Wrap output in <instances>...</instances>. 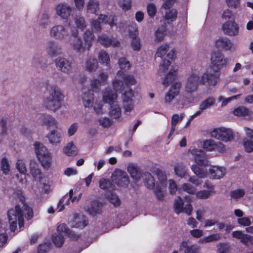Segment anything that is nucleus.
Here are the masks:
<instances>
[{
  "label": "nucleus",
  "instance_id": "obj_1",
  "mask_svg": "<svg viewBox=\"0 0 253 253\" xmlns=\"http://www.w3.org/2000/svg\"><path fill=\"white\" fill-rule=\"evenodd\" d=\"M7 215L10 230L14 232L17 229V223L21 228L23 226L24 218L30 219L33 217V211L31 208L21 200L20 204L8 211Z\"/></svg>",
  "mask_w": 253,
  "mask_h": 253
},
{
  "label": "nucleus",
  "instance_id": "obj_2",
  "mask_svg": "<svg viewBox=\"0 0 253 253\" xmlns=\"http://www.w3.org/2000/svg\"><path fill=\"white\" fill-rule=\"evenodd\" d=\"M70 32L72 37L70 39V45L74 50L81 52L89 50L94 39V36L91 31L87 30L84 32L83 41L79 36L78 30L74 27L70 28Z\"/></svg>",
  "mask_w": 253,
  "mask_h": 253
},
{
  "label": "nucleus",
  "instance_id": "obj_3",
  "mask_svg": "<svg viewBox=\"0 0 253 253\" xmlns=\"http://www.w3.org/2000/svg\"><path fill=\"white\" fill-rule=\"evenodd\" d=\"M48 96L43 101L44 106L54 112L60 109L64 95L57 85L52 84L48 88Z\"/></svg>",
  "mask_w": 253,
  "mask_h": 253
},
{
  "label": "nucleus",
  "instance_id": "obj_4",
  "mask_svg": "<svg viewBox=\"0 0 253 253\" xmlns=\"http://www.w3.org/2000/svg\"><path fill=\"white\" fill-rule=\"evenodd\" d=\"M169 46L167 44H162L157 50L155 57H160L163 59L162 62L159 66V71L164 72L168 70L170 65V59L174 58L175 54L172 50L168 51Z\"/></svg>",
  "mask_w": 253,
  "mask_h": 253
},
{
  "label": "nucleus",
  "instance_id": "obj_5",
  "mask_svg": "<svg viewBox=\"0 0 253 253\" xmlns=\"http://www.w3.org/2000/svg\"><path fill=\"white\" fill-rule=\"evenodd\" d=\"M34 148L41 165L45 169H48L51 166L52 160L51 153L43 144L39 142L35 143Z\"/></svg>",
  "mask_w": 253,
  "mask_h": 253
},
{
  "label": "nucleus",
  "instance_id": "obj_6",
  "mask_svg": "<svg viewBox=\"0 0 253 253\" xmlns=\"http://www.w3.org/2000/svg\"><path fill=\"white\" fill-rule=\"evenodd\" d=\"M201 84L200 73L197 70H193L188 75L185 84V91L191 94L196 91L199 85Z\"/></svg>",
  "mask_w": 253,
  "mask_h": 253
},
{
  "label": "nucleus",
  "instance_id": "obj_7",
  "mask_svg": "<svg viewBox=\"0 0 253 253\" xmlns=\"http://www.w3.org/2000/svg\"><path fill=\"white\" fill-rule=\"evenodd\" d=\"M211 135L212 137L224 142H230L234 139L233 130L224 127L214 128Z\"/></svg>",
  "mask_w": 253,
  "mask_h": 253
},
{
  "label": "nucleus",
  "instance_id": "obj_8",
  "mask_svg": "<svg viewBox=\"0 0 253 253\" xmlns=\"http://www.w3.org/2000/svg\"><path fill=\"white\" fill-rule=\"evenodd\" d=\"M211 61L212 68L218 72L221 69L229 64L230 59L225 57L221 52L215 51L211 53Z\"/></svg>",
  "mask_w": 253,
  "mask_h": 253
},
{
  "label": "nucleus",
  "instance_id": "obj_9",
  "mask_svg": "<svg viewBox=\"0 0 253 253\" xmlns=\"http://www.w3.org/2000/svg\"><path fill=\"white\" fill-rule=\"evenodd\" d=\"M62 24H55L49 31V36L53 39L62 41L67 39L69 36L70 28Z\"/></svg>",
  "mask_w": 253,
  "mask_h": 253
},
{
  "label": "nucleus",
  "instance_id": "obj_10",
  "mask_svg": "<svg viewBox=\"0 0 253 253\" xmlns=\"http://www.w3.org/2000/svg\"><path fill=\"white\" fill-rule=\"evenodd\" d=\"M218 72L212 68H209L202 75H200V80L202 84L208 83L209 85L215 86L218 81L219 75Z\"/></svg>",
  "mask_w": 253,
  "mask_h": 253
},
{
  "label": "nucleus",
  "instance_id": "obj_11",
  "mask_svg": "<svg viewBox=\"0 0 253 253\" xmlns=\"http://www.w3.org/2000/svg\"><path fill=\"white\" fill-rule=\"evenodd\" d=\"M55 14L62 20H68L72 15L73 8L67 3L61 2L54 7Z\"/></svg>",
  "mask_w": 253,
  "mask_h": 253
},
{
  "label": "nucleus",
  "instance_id": "obj_12",
  "mask_svg": "<svg viewBox=\"0 0 253 253\" xmlns=\"http://www.w3.org/2000/svg\"><path fill=\"white\" fill-rule=\"evenodd\" d=\"M134 92L131 88L125 91L122 94V103L125 113L131 112L134 108Z\"/></svg>",
  "mask_w": 253,
  "mask_h": 253
},
{
  "label": "nucleus",
  "instance_id": "obj_13",
  "mask_svg": "<svg viewBox=\"0 0 253 253\" xmlns=\"http://www.w3.org/2000/svg\"><path fill=\"white\" fill-rule=\"evenodd\" d=\"M215 46L221 50L234 52L236 50L237 47L227 37H221L215 42Z\"/></svg>",
  "mask_w": 253,
  "mask_h": 253
},
{
  "label": "nucleus",
  "instance_id": "obj_14",
  "mask_svg": "<svg viewBox=\"0 0 253 253\" xmlns=\"http://www.w3.org/2000/svg\"><path fill=\"white\" fill-rule=\"evenodd\" d=\"M222 30L223 33L230 37H236L240 33L239 24L234 20H228L222 25Z\"/></svg>",
  "mask_w": 253,
  "mask_h": 253
},
{
  "label": "nucleus",
  "instance_id": "obj_15",
  "mask_svg": "<svg viewBox=\"0 0 253 253\" xmlns=\"http://www.w3.org/2000/svg\"><path fill=\"white\" fill-rule=\"evenodd\" d=\"M45 50L47 54L51 57L61 55L63 53L61 44L53 40H49L46 42Z\"/></svg>",
  "mask_w": 253,
  "mask_h": 253
},
{
  "label": "nucleus",
  "instance_id": "obj_16",
  "mask_svg": "<svg viewBox=\"0 0 253 253\" xmlns=\"http://www.w3.org/2000/svg\"><path fill=\"white\" fill-rule=\"evenodd\" d=\"M181 84L180 82L173 83L166 93L165 96V103L169 104L172 100L179 94Z\"/></svg>",
  "mask_w": 253,
  "mask_h": 253
},
{
  "label": "nucleus",
  "instance_id": "obj_17",
  "mask_svg": "<svg viewBox=\"0 0 253 253\" xmlns=\"http://www.w3.org/2000/svg\"><path fill=\"white\" fill-rule=\"evenodd\" d=\"M112 180L120 186H124L129 183V178L126 173L120 169H116L113 172Z\"/></svg>",
  "mask_w": 253,
  "mask_h": 253
},
{
  "label": "nucleus",
  "instance_id": "obj_18",
  "mask_svg": "<svg viewBox=\"0 0 253 253\" xmlns=\"http://www.w3.org/2000/svg\"><path fill=\"white\" fill-rule=\"evenodd\" d=\"M55 64L57 69L62 73L69 74L72 69L71 62L63 57H58L55 59Z\"/></svg>",
  "mask_w": 253,
  "mask_h": 253
},
{
  "label": "nucleus",
  "instance_id": "obj_19",
  "mask_svg": "<svg viewBox=\"0 0 253 253\" xmlns=\"http://www.w3.org/2000/svg\"><path fill=\"white\" fill-rule=\"evenodd\" d=\"M233 238L240 240L246 246L253 245V236L245 234L242 231L237 230L232 233Z\"/></svg>",
  "mask_w": 253,
  "mask_h": 253
},
{
  "label": "nucleus",
  "instance_id": "obj_20",
  "mask_svg": "<svg viewBox=\"0 0 253 253\" xmlns=\"http://www.w3.org/2000/svg\"><path fill=\"white\" fill-rule=\"evenodd\" d=\"M210 177L213 179H220L226 174V170L223 167L211 166L209 169Z\"/></svg>",
  "mask_w": 253,
  "mask_h": 253
},
{
  "label": "nucleus",
  "instance_id": "obj_21",
  "mask_svg": "<svg viewBox=\"0 0 253 253\" xmlns=\"http://www.w3.org/2000/svg\"><path fill=\"white\" fill-rule=\"evenodd\" d=\"M190 153L194 157L195 162L196 164L198 165H208L207 157L205 153L203 150L199 149H193L190 151Z\"/></svg>",
  "mask_w": 253,
  "mask_h": 253
},
{
  "label": "nucleus",
  "instance_id": "obj_22",
  "mask_svg": "<svg viewBox=\"0 0 253 253\" xmlns=\"http://www.w3.org/2000/svg\"><path fill=\"white\" fill-rule=\"evenodd\" d=\"M86 217L83 214L75 215L71 219L69 224L72 228H83L87 224Z\"/></svg>",
  "mask_w": 253,
  "mask_h": 253
},
{
  "label": "nucleus",
  "instance_id": "obj_23",
  "mask_svg": "<svg viewBox=\"0 0 253 253\" xmlns=\"http://www.w3.org/2000/svg\"><path fill=\"white\" fill-rule=\"evenodd\" d=\"M179 251L183 253H200V247L197 244L189 245L187 241H182L179 245Z\"/></svg>",
  "mask_w": 253,
  "mask_h": 253
},
{
  "label": "nucleus",
  "instance_id": "obj_24",
  "mask_svg": "<svg viewBox=\"0 0 253 253\" xmlns=\"http://www.w3.org/2000/svg\"><path fill=\"white\" fill-rule=\"evenodd\" d=\"M127 169L131 177L134 180H138L143 176L144 173H142L140 169L136 165L129 164Z\"/></svg>",
  "mask_w": 253,
  "mask_h": 253
},
{
  "label": "nucleus",
  "instance_id": "obj_25",
  "mask_svg": "<svg viewBox=\"0 0 253 253\" xmlns=\"http://www.w3.org/2000/svg\"><path fill=\"white\" fill-rule=\"evenodd\" d=\"M102 204L97 200H94L87 207V211L89 214L94 216L101 212Z\"/></svg>",
  "mask_w": 253,
  "mask_h": 253
},
{
  "label": "nucleus",
  "instance_id": "obj_26",
  "mask_svg": "<svg viewBox=\"0 0 253 253\" xmlns=\"http://www.w3.org/2000/svg\"><path fill=\"white\" fill-rule=\"evenodd\" d=\"M30 171L34 178L40 181L42 178V173L39 168L38 164L35 161L32 160L30 163Z\"/></svg>",
  "mask_w": 253,
  "mask_h": 253
},
{
  "label": "nucleus",
  "instance_id": "obj_27",
  "mask_svg": "<svg viewBox=\"0 0 253 253\" xmlns=\"http://www.w3.org/2000/svg\"><path fill=\"white\" fill-rule=\"evenodd\" d=\"M61 136V132L57 129H53L47 133L46 137L48 138L49 143L56 146L60 143Z\"/></svg>",
  "mask_w": 253,
  "mask_h": 253
},
{
  "label": "nucleus",
  "instance_id": "obj_28",
  "mask_svg": "<svg viewBox=\"0 0 253 253\" xmlns=\"http://www.w3.org/2000/svg\"><path fill=\"white\" fill-rule=\"evenodd\" d=\"M97 41L105 47H108L110 45L117 47L119 46L120 45V42L118 40L115 39H110L104 35L99 36L97 39Z\"/></svg>",
  "mask_w": 253,
  "mask_h": 253
},
{
  "label": "nucleus",
  "instance_id": "obj_29",
  "mask_svg": "<svg viewBox=\"0 0 253 253\" xmlns=\"http://www.w3.org/2000/svg\"><path fill=\"white\" fill-rule=\"evenodd\" d=\"M207 165L194 164L192 165L191 169L199 178H205L207 174Z\"/></svg>",
  "mask_w": 253,
  "mask_h": 253
},
{
  "label": "nucleus",
  "instance_id": "obj_30",
  "mask_svg": "<svg viewBox=\"0 0 253 253\" xmlns=\"http://www.w3.org/2000/svg\"><path fill=\"white\" fill-rule=\"evenodd\" d=\"M39 26L42 29H46L50 24V15L47 12L42 13L39 17Z\"/></svg>",
  "mask_w": 253,
  "mask_h": 253
},
{
  "label": "nucleus",
  "instance_id": "obj_31",
  "mask_svg": "<svg viewBox=\"0 0 253 253\" xmlns=\"http://www.w3.org/2000/svg\"><path fill=\"white\" fill-rule=\"evenodd\" d=\"M98 66V63L95 59L88 57L85 61L84 69L86 71L91 73L95 72Z\"/></svg>",
  "mask_w": 253,
  "mask_h": 253
},
{
  "label": "nucleus",
  "instance_id": "obj_32",
  "mask_svg": "<svg viewBox=\"0 0 253 253\" xmlns=\"http://www.w3.org/2000/svg\"><path fill=\"white\" fill-rule=\"evenodd\" d=\"M6 223L0 219V247H3L7 242L8 236L6 233Z\"/></svg>",
  "mask_w": 253,
  "mask_h": 253
},
{
  "label": "nucleus",
  "instance_id": "obj_33",
  "mask_svg": "<svg viewBox=\"0 0 253 253\" xmlns=\"http://www.w3.org/2000/svg\"><path fill=\"white\" fill-rule=\"evenodd\" d=\"M94 99L92 91L88 90L87 92H84L82 96V100L84 106L85 108H91L92 107V102Z\"/></svg>",
  "mask_w": 253,
  "mask_h": 253
},
{
  "label": "nucleus",
  "instance_id": "obj_34",
  "mask_svg": "<svg viewBox=\"0 0 253 253\" xmlns=\"http://www.w3.org/2000/svg\"><path fill=\"white\" fill-rule=\"evenodd\" d=\"M73 195V190L71 189L69 192V194H66L62 197L59 201L57 205L58 211H61L64 209L65 206H68L70 204V201L72 199Z\"/></svg>",
  "mask_w": 253,
  "mask_h": 253
},
{
  "label": "nucleus",
  "instance_id": "obj_35",
  "mask_svg": "<svg viewBox=\"0 0 253 253\" xmlns=\"http://www.w3.org/2000/svg\"><path fill=\"white\" fill-rule=\"evenodd\" d=\"M117 98V94L116 92L111 90H106L103 92V100L104 102L112 104Z\"/></svg>",
  "mask_w": 253,
  "mask_h": 253
},
{
  "label": "nucleus",
  "instance_id": "obj_36",
  "mask_svg": "<svg viewBox=\"0 0 253 253\" xmlns=\"http://www.w3.org/2000/svg\"><path fill=\"white\" fill-rule=\"evenodd\" d=\"M177 73V68L172 66L169 73L165 77L163 81V84L166 86H168L175 79Z\"/></svg>",
  "mask_w": 253,
  "mask_h": 253
},
{
  "label": "nucleus",
  "instance_id": "obj_37",
  "mask_svg": "<svg viewBox=\"0 0 253 253\" xmlns=\"http://www.w3.org/2000/svg\"><path fill=\"white\" fill-rule=\"evenodd\" d=\"M99 63L107 67L110 66V58L109 54L104 50L100 51L97 55Z\"/></svg>",
  "mask_w": 253,
  "mask_h": 253
},
{
  "label": "nucleus",
  "instance_id": "obj_38",
  "mask_svg": "<svg viewBox=\"0 0 253 253\" xmlns=\"http://www.w3.org/2000/svg\"><path fill=\"white\" fill-rule=\"evenodd\" d=\"M215 102V99L213 97L207 98L200 104L199 110L197 112H200L201 114L204 110L212 106L214 104Z\"/></svg>",
  "mask_w": 253,
  "mask_h": 253
},
{
  "label": "nucleus",
  "instance_id": "obj_39",
  "mask_svg": "<svg viewBox=\"0 0 253 253\" xmlns=\"http://www.w3.org/2000/svg\"><path fill=\"white\" fill-rule=\"evenodd\" d=\"M57 233L62 234L63 235H69V236L73 240H77L79 236L77 235L72 234L69 233L66 225L62 223L58 225L57 228Z\"/></svg>",
  "mask_w": 253,
  "mask_h": 253
},
{
  "label": "nucleus",
  "instance_id": "obj_40",
  "mask_svg": "<svg viewBox=\"0 0 253 253\" xmlns=\"http://www.w3.org/2000/svg\"><path fill=\"white\" fill-rule=\"evenodd\" d=\"M165 9L167 10V11L164 16L165 21H167L168 23L174 21L177 17V10L175 9H170V8Z\"/></svg>",
  "mask_w": 253,
  "mask_h": 253
},
{
  "label": "nucleus",
  "instance_id": "obj_41",
  "mask_svg": "<svg viewBox=\"0 0 253 253\" xmlns=\"http://www.w3.org/2000/svg\"><path fill=\"white\" fill-rule=\"evenodd\" d=\"M74 22L76 25V28H74L77 30L79 29L81 31H83L86 27V22L83 16L76 15L74 19Z\"/></svg>",
  "mask_w": 253,
  "mask_h": 253
},
{
  "label": "nucleus",
  "instance_id": "obj_42",
  "mask_svg": "<svg viewBox=\"0 0 253 253\" xmlns=\"http://www.w3.org/2000/svg\"><path fill=\"white\" fill-rule=\"evenodd\" d=\"M99 9V1L94 0H89L86 4L87 12L95 14Z\"/></svg>",
  "mask_w": 253,
  "mask_h": 253
},
{
  "label": "nucleus",
  "instance_id": "obj_43",
  "mask_svg": "<svg viewBox=\"0 0 253 253\" xmlns=\"http://www.w3.org/2000/svg\"><path fill=\"white\" fill-rule=\"evenodd\" d=\"M175 174L181 177H184L187 175V169L184 165L182 163L176 164L173 168Z\"/></svg>",
  "mask_w": 253,
  "mask_h": 253
},
{
  "label": "nucleus",
  "instance_id": "obj_44",
  "mask_svg": "<svg viewBox=\"0 0 253 253\" xmlns=\"http://www.w3.org/2000/svg\"><path fill=\"white\" fill-rule=\"evenodd\" d=\"M143 178L145 185L147 188L152 189L154 188V178L150 173L147 172H144Z\"/></svg>",
  "mask_w": 253,
  "mask_h": 253
},
{
  "label": "nucleus",
  "instance_id": "obj_45",
  "mask_svg": "<svg viewBox=\"0 0 253 253\" xmlns=\"http://www.w3.org/2000/svg\"><path fill=\"white\" fill-rule=\"evenodd\" d=\"M183 117V114H181L180 115V117H179V116L177 114L172 115L171 118V127L170 132L169 134V138L174 133L177 124L179 121H181Z\"/></svg>",
  "mask_w": 253,
  "mask_h": 253
},
{
  "label": "nucleus",
  "instance_id": "obj_46",
  "mask_svg": "<svg viewBox=\"0 0 253 253\" xmlns=\"http://www.w3.org/2000/svg\"><path fill=\"white\" fill-rule=\"evenodd\" d=\"M233 113L237 116L246 117L250 116L252 112L245 106H240L235 109Z\"/></svg>",
  "mask_w": 253,
  "mask_h": 253
},
{
  "label": "nucleus",
  "instance_id": "obj_47",
  "mask_svg": "<svg viewBox=\"0 0 253 253\" xmlns=\"http://www.w3.org/2000/svg\"><path fill=\"white\" fill-rule=\"evenodd\" d=\"M63 151L64 154L68 156H75L77 154L76 147L73 142L68 143L64 148Z\"/></svg>",
  "mask_w": 253,
  "mask_h": 253
},
{
  "label": "nucleus",
  "instance_id": "obj_48",
  "mask_svg": "<svg viewBox=\"0 0 253 253\" xmlns=\"http://www.w3.org/2000/svg\"><path fill=\"white\" fill-rule=\"evenodd\" d=\"M166 32L165 26H162L159 27L155 33V41L156 42L162 41L166 35Z\"/></svg>",
  "mask_w": 253,
  "mask_h": 253
},
{
  "label": "nucleus",
  "instance_id": "obj_49",
  "mask_svg": "<svg viewBox=\"0 0 253 253\" xmlns=\"http://www.w3.org/2000/svg\"><path fill=\"white\" fill-rule=\"evenodd\" d=\"M99 187L101 189L108 191H111L115 189V186L111 182L104 178L101 179L99 181Z\"/></svg>",
  "mask_w": 253,
  "mask_h": 253
},
{
  "label": "nucleus",
  "instance_id": "obj_50",
  "mask_svg": "<svg viewBox=\"0 0 253 253\" xmlns=\"http://www.w3.org/2000/svg\"><path fill=\"white\" fill-rule=\"evenodd\" d=\"M184 203L182 198L180 197H177L174 201L173 204V208L175 212L178 214L183 212Z\"/></svg>",
  "mask_w": 253,
  "mask_h": 253
},
{
  "label": "nucleus",
  "instance_id": "obj_51",
  "mask_svg": "<svg viewBox=\"0 0 253 253\" xmlns=\"http://www.w3.org/2000/svg\"><path fill=\"white\" fill-rule=\"evenodd\" d=\"M110 115L115 118H119L121 115V110L119 106L117 104H111L109 111Z\"/></svg>",
  "mask_w": 253,
  "mask_h": 253
},
{
  "label": "nucleus",
  "instance_id": "obj_52",
  "mask_svg": "<svg viewBox=\"0 0 253 253\" xmlns=\"http://www.w3.org/2000/svg\"><path fill=\"white\" fill-rule=\"evenodd\" d=\"M218 253H231V247L228 243H218L216 245Z\"/></svg>",
  "mask_w": 253,
  "mask_h": 253
},
{
  "label": "nucleus",
  "instance_id": "obj_53",
  "mask_svg": "<svg viewBox=\"0 0 253 253\" xmlns=\"http://www.w3.org/2000/svg\"><path fill=\"white\" fill-rule=\"evenodd\" d=\"M106 197L107 199L115 207H117L120 204V200L119 197L115 193L108 192L106 193Z\"/></svg>",
  "mask_w": 253,
  "mask_h": 253
},
{
  "label": "nucleus",
  "instance_id": "obj_54",
  "mask_svg": "<svg viewBox=\"0 0 253 253\" xmlns=\"http://www.w3.org/2000/svg\"><path fill=\"white\" fill-rule=\"evenodd\" d=\"M180 190H182L190 195L195 194V193L197 191L196 188L189 183H185L181 185Z\"/></svg>",
  "mask_w": 253,
  "mask_h": 253
},
{
  "label": "nucleus",
  "instance_id": "obj_55",
  "mask_svg": "<svg viewBox=\"0 0 253 253\" xmlns=\"http://www.w3.org/2000/svg\"><path fill=\"white\" fill-rule=\"evenodd\" d=\"M98 19L100 21H101L102 23L108 24L111 27H112L113 26L116 25L114 23L115 20L114 16H110L109 17H108L105 15L100 14L98 16Z\"/></svg>",
  "mask_w": 253,
  "mask_h": 253
},
{
  "label": "nucleus",
  "instance_id": "obj_56",
  "mask_svg": "<svg viewBox=\"0 0 253 253\" xmlns=\"http://www.w3.org/2000/svg\"><path fill=\"white\" fill-rule=\"evenodd\" d=\"M45 58L39 55L34 57L32 60L33 65L36 68H41L45 64Z\"/></svg>",
  "mask_w": 253,
  "mask_h": 253
},
{
  "label": "nucleus",
  "instance_id": "obj_57",
  "mask_svg": "<svg viewBox=\"0 0 253 253\" xmlns=\"http://www.w3.org/2000/svg\"><path fill=\"white\" fill-rule=\"evenodd\" d=\"M0 169L4 174H7L10 170L9 163L5 157L3 158L1 160Z\"/></svg>",
  "mask_w": 253,
  "mask_h": 253
},
{
  "label": "nucleus",
  "instance_id": "obj_58",
  "mask_svg": "<svg viewBox=\"0 0 253 253\" xmlns=\"http://www.w3.org/2000/svg\"><path fill=\"white\" fill-rule=\"evenodd\" d=\"M221 238L220 233L213 234L202 239V242L204 243H209L211 242H215L219 240Z\"/></svg>",
  "mask_w": 253,
  "mask_h": 253
},
{
  "label": "nucleus",
  "instance_id": "obj_59",
  "mask_svg": "<svg viewBox=\"0 0 253 253\" xmlns=\"http://www.w3.org/2000/svg\"><path fill=\"white\" fill-rule=\"evenodd\" d=\"M120 68L125 71H127L130 67V64L125 57L120 58L118 61Z\"/></svg>",
  "mask_w": 253,
  "mask_h": 253
},
{
  "label": "nucleus",
  "instance_id": "obj_60",
  "mask_svg": "<svg viewBox=\"0 0 253 253\" xmlns=\"http://www.w3.org/2000/svg\"><path fill=\"white\" fill-rule=\"evenodd\" d=\"M52 240L57 247H60L64 243V235L57 234L53 236Z\"/></svg>",
  "mask_w": 253,
  "mask_h": 253
},
{
  "label": "nucleus",
  "instance_id": "obj_61",
  "mask_svg": "<svg viewBox=\"0 0 253 253\" xmlns=\"http://www.w3.org/2000/svg\"><path fill=\"white\" fill-rule=\"evenodd\" d=\"M215 141L212 139H208L203 143V147L209 151H213Z\"/></svg>",
  "mask_w": 253,
  "mask_h": 253
},
{
  "label": "nucleus",
  "instance_id": "obj_62",
  "mask_svg": "<svg viewBox=\"0 0 253 253\" xmlns=\"http://www.w3.org/2000/svg\"><path fill=\"white\" fill-rule=\"evenodd\" d=\"M102 22L98 18L97 20H93L91 22V27L94 32L100 33L101 31L102 28L101 27L100 23Z\"/></svg>",
  "mask_w": 253,
  "mask_h": 253
},
{
  "label": "nucleus",
  "instance_id": "obj_63",
  "mask_svg": "<svg viewBox=\"0 0 253 253\" xmlns=\"http://www.w3.org/2000/svg\"><path fill=\"white\" fill-rule=\"evenodd\" d=\"M16 168L22 174H25L27 172L26 167L23 160H17L16 163Z\"/></svg>",
  "mask_w": 253,
  "mask_h": 253
},
{
  "label": "nucleus",
  "instance_id": "obj_64",
  "mask_svg": "<svg viewBox=\"0 0 253 253\" xmlns=\"http://www.w3.org/2000/svg\"><path fill=\"white\" fill-rule=\"evenodd\" d=\"M243 146L246 152L250 153L253 151V141L249 139H244Z\"/></svg>",
  "mask_w": 253,
  "mask_h": 253
}]
</instances>
